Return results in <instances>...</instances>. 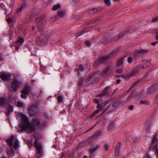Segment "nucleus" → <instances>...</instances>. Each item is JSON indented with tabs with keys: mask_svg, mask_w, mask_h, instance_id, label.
Instances as JSON below:
<instances>
[{
	"mask_svg": "<svg viewBox=\"0 0 158 158\" xmlns=\"http://www.w3.org/2000/svg\"><path fill=\"white\" fill-rule=\"evenodd\" d=\"M20 129H18V131L23 132L26 131L29 134L35 130L34 126L29 123L28 118L25 115H23L21 120V123L19 125Z\"/></svg>",
	"mask_w": 158,
	"mask_h": 158,
	"instance_id": "1",
	"label": "nucleus"
},
{
	"mask_svg": "<svg viewBox=\"0 0 158 158\" xmlns=\"http://www.w3.org/2000/svg\"><path fill=\"white\" fill-rule=\"evenodd\" d=\"M34 145L36 148V156L37 158H40L42 155L43 150L42 147L39 141L36 140L34 142Z\"/></svg>",
	"mask_w": 158,
	"mask_h": 158,
	"instance_id": "2",
	"label": "nucleus"
},
{
	"mask_svg": "<svg viewBox=\"0 0 158 158\" xmlns=\"http://www.w3.org/2000/svg\"><path fill=\"white\" fill-rule=\"evenodd\" d=\"M36 21L37 23V26L38 30L40 31H43L45 27V20L40 17H38L36 19Z\"/></svg>",
	"mask_w": 158,
	"mask_h": 158,
	"instance_id": "3",
	"label": "nucleus"
},
{
	"mask_svg": "<svg viewBox=\"0 0 158 158\" xmlns=\"http://www.w3.org/2000/svg\"><path fill=\"white\" fill-rule=\"evenodd\" d=\"M109 56L107 55L103 56L97 60L94 64V66L96 68L98 67L101 64L106 63L109 59Z\"/></svg>",
	"mask_w": 158,
	"mask_h": 158,
	"instance_id": "4",
	"label": "nucleus"
},
{
	"mask_svg": "<svg viewBox=\"0 0 158 158\" xmlns=\"http://www.w3.org/2000/svg\"><path fill=\"white\" fill-rule=\"evenodd\" d=\"M94 102H96L97 104L98 105L97 106V107L98 108V109L94 112V114L91 116V117H92L96 113H98L99 111L101 110H102V113L101 114V115H102L107 110V108H105V106H104L103 105H102L99 104V101L98 99H95V100Z\"/></svg>",
	"mask_w": 158,
	"mask_h": 158,
	"instance_id": "5",
	"label": "nucleus"
},
{
	"mask_svg": "<svg viewBox=\"0 0 158 158\" xmlns=\"http://www.w3.org/2000/svg\"><path fill=\"white\" fill-rule=\"evenodd\" d=\"M138 69H134L129 73L121 75L120 76L123 78L127 79L131 77L136 76L139 73Z\"/></svg>",
	"mask_w": 158,
	"mask_h": 158,
	"instance_id": "6",
	"label": "nucleus"
},
{
	"mask_svg": "<svg viewBox=\"0 0 158 158\" xmlns=\"http://www.w3.org/2000/svg\"><path fill=\"white\" fill-rule=\"evenodd\" d=\"M39 112V110L36 105H32L29 108V113L30 115H35L37 114Z\"/></svg>",
	"mask_w": 158,
	"mask_h": 158,
	"instance_id": "7",
	"label": "nucleus"
},
{
	"mask_svg": "<svg viewBox=\"0 0 158 158\" xmlns=\"http://www.w3.org/2000/svg\"><path fill=\"white\" fill-rule=\"evenodd\" d=\"M48 38L47 35H41L39 38L37 43L40 45L45 44L47 43Z\"/></svg>",
	"mask_w": 158,
	"mask_h": 158,
	"instance_id": "8",
	"label": "nucleus"
},
{
	"mask_svg": "<svg viewBox=\"0 0 158 158\" xmlns=\"http://www.w3.org/2000/svg\"><path fill=\"white\" fill-rule=\"evenodd\" d=\"M151 59H145L142 61L141 63L138 66L139 69H145L149 66L151 64L150 61Z\"/></svg>",
	"mask_w": 158,
	"mask_h": 158,
	"instance_id": "9",
	"label": "nucleus"
},
{
	"mask_svg": "<svg viewBox=\"0 0 158 158\" xmlns=\"http://www.w3.org/2000/svg\"><path fill=\"white\" fill-rule=\"evenodd\" d=\"M31 89V88L28 86H26L24 87L23 90L21 91L22 93L20 95L21 98L26 99L27 98V95L30 92Z\"/></svg>",
	"mask_w": 158,
	"mask_h": 158,
	"instance_id": "10",
	"label": "nucleus"
},
{
	"mask_svg": "<svg viewBox=\"0 0 158 158\" xmlns=\"http://www.w3.org/2000/svg\"><path fill=\"white\" fill-rule=\"evenodd\" d=\"M21 83L16 79H14L11 84V87L14 90L19 86Z\"/></svg>",
	"mask_w": 158,
	"mask_h": 158,
	"instance_id": "11",
	"label": "nucleus"
},
{
	"mask_svg": "<svg viewBox=\"0 0 158 158\" xmlns=\"http://www.w3.org/2000/svg\"><path fill=\"white\" fill-rule=\"evenodd\" d=\"M0 77L4 81L9 80L10 78V76L9 74L6 73L1 72L0 73Z\"/></svg>",
	"mask_w": 158,
	"mask_h": 158,
	"instance_id": "12",
	"label": "nucleus"
},
{
	"mask_svg": "<svg viewBox=\"0 0 158 158\" xmlns=\"http://www.w3.org/2000/svg\"><path fill=\"white\" fill-rule=\"evenodd\" d=\"M66 11L65 10H62L58 12V15L55 16V19H58L60 18L64 17Z\"/></svg>",
	"mask_w": 158,
	"mask_h": 158,
	"instance_id": "13",
	"label": "nucleus"
},
{
	"mask_svg": "<svg viewBox=\"0 0 158 158\" xmlns=\"http://www.w3.org/2000/svg\"><path fill=\"white\" fill-rule=\"evenodd\" d=\"M109 89V86H106L104 89L102 91V93L98 95V96L101 97L105 96L106 95L109 94L108 90Z\"/></svg>",
	"mask_w": 158,
	"mask_h": 158,
	"instance_id": "14",
	"label": "nucleus"
},
{
	"mask_svg": "<svg viewBox=\"0 0 158 158\" xmlns=\"http://www.w3.org/2000/svg\"><path fill=\"white\" fill-rule=\"evenodd\" d=\"M111 68L109 66L106 67L105 69L102 72L101 74L102 75H107L110 74L111 71Z\"/></svg>",
	"mask_w": 158,
	"mask_h": 158,
	"instance_id": "15",
	"label": "nucleus"
},
{
	"mask_svg": "<svg viewBox=\"0 0 158 158\" xmlns=\"http://www.w3.org/2000/svg\"><path fill=\"white\" fill-rule=\"evenodd\" d=\"M102 134V131L101 130L98 131L94 133L91 137L93 139H97L99 136H101Z\"/></svg>",
	"mask_w": 158,
	"mask_h": 158,
	"instance_id": "16",
	"label": "nucleus"
},
{
	"mask_svg": "<svg viewBox=\"0 0 158 158\" xmlns=\"http://www.w3.org/2000/svg\"><path fill=\"white\" fill-rule=\"evenodd\" d=\"M15 135H12L10 138L7 139V143L11 147L13 145V142L14 139Z\"/></svg>",
	"mask_w": 158,
	"mask_h": 158,
	"instance_id": "17",
	"label": "nucleus"
},
{
	"mask_svg": "<svg viewBox=\"0 0 158 158\" xmlns=\"http://www.w3.org/2000/svg\"><path fill=\"white\" fill-rule=\"evenodd\" d=\"M148 50L140 49L137 51V53L135 54L137 56L140 54H143L149 52Z\"/></svg>",
	"mask_w": 158,
	"mask_h": 158,
	"instance_id": "18",
	"label": "nucleus"
},
{
	"mask_svg": "<svg viewBox=\"0 0 158 158\" xmlns=\"http://www.w3.org/2000/svg\"><path fill=\"white\" fill-rule=\"evenodd\" d=\"M121 145V142H119L117 144L116 147H118L117 148H116L115 152V155L118 156L120 153V147Z\"/></svg>",
	"mask_w": 158,
	"mask_h": 158,
	"instance_id": "19",
	"label": "nucleus"
},
{
	"mask_svg": "<svg viewBox=\"0 0 158 158\" xmlns=\"http://www.w3.org/2000/svg\"><path fill=\"white\" fill-rule=\"evenodd\" d=\"M152 145L154 147L156 148L157 144V135H154L152 138Z\"/></svg>",
	"mask_w": 158,
	"mask_h": 158,
	"instance_id": "20",
	"label": "nucleus"
},
{
	"mask_svg": "<svg viewBox=\"0 0 158 158\" xmlns=\"http://www.w3.org/2000/svg\"><path fill=\"white\" fill-rule=\"evenodd\" d=\"M118 51V50H115L114 51H113L112 52H111L109 54L107 55V56H109V59L115 56L117 54V52Z\"/></svg>",
	"mask_w": 158,
	"mask_h": 158,
	"instance_id": "21",
	"label": "nucleus"
},
{
	"mask_svg": "<svg viewBox=\"0 0 158 158\" xmlns=\"http://www.w3.org/2000/svg\"><path fill=\"white\" fill-rule=\"evenodd\" d=\"M98 12V10L96 8H93L90 10L89 11L88 13L89 14L92 15Z\"/></svg>",
	"mask_w": 158,
	"mask_h": 158,
	"instance_id": "22",
	"label": "nucleus"
},
{
	"mask_svg": "<svg viewBox=\"0 0 158 158\" xmlns=\"http://www.w3.org/2000/svg\"><path fill=\"white\" fill-rule=\"evenodd\" d=\"M7 102L6 99L4 97L0 98V105L5 104Z\"/></svg>",
	"mask_w": 158,
	"mask_h": 158,
	"instance_id": "23",
	"label": "nucleus"
},
{
	"mask_svg": "<svg viewBox=\"0 0 158 158\" xmlns=\"http://www.w3.org/2000/svg\"><path fill=\"white\" fill-rule=\"evenodd\" d=\"M110 147V145L108 144L107 143H106L102 145V147L106 151L109 150Z\"/></svg>",
	"mask_w": 158,
	"mask_h": 158,
	"instance_id": "24",
	"label": "nucleus"
},
{
	"mask_svg": "<svg viewBox=\"0 0 158 158\" xmlns=\"http://www.w3.org/2000/svg\"><path fill=\"white\" fill-rule=\"evenodd\" d=\"M123 57H121L118 59L117 63V65L118 66H120L123 64Z\"/></svg>",
	"mask_w": 158,
	"mask_h": 158,
	"instance_id": "25",
	"label": "nucleus"
},
{
	"mask_svg": "<svg viewBox=\"0 0 158 158\" xmlns=\"http://www.w3.org/2000/svg\"><path fill=\"white\" fill-rule=\"evenodd\" d=\"M33 123L35 125L37 126L40 125V122L39 119L35 118L33 120Z\"/></svg>",
	"mask_w": 158,
	"mask_h": 158,
	"instance_id": "26",
	"label": "nucleus"
},
{
	"mask_svg": "<svg viewBox=\"0 0 158 158\" xmlns=\"http://www.w3.org/2000/svg\"><path fill=\"white\" fill-rule=\"evenodd\" d=\"M114 128V123L113 122H111L110 123L108 127L109 130H110L113 129Z\"/></svg>",
	"mask_w": 158,
	"mask_h": 158,
	"instance_id": "27",
	"label": "nucleus"
},
{
	"mask_svg": "<svg viewBox=\"0 0 158 158\" xmlns=\"http://www.w3.org/2000/svg\"><path fill=\"white\" fill-rule=\"evenodd\" d=\"M151 124L150 123H148L147 125L145 127V131L146 132L149 133L150 131V129L151 128Z\"/></svg>",
	"mask_w": 158,
	"mask_h": 158,
	"instance_id": "28",
	"label": "nucleus"
},
{
	"mask_svg": "<svg viewBox=\"0 0 158 158\" xmlns=\"http://www.w3.org/2000/svg\"><path fill=\"white\" fill-rule=\"evenodd\" d=\"M19 145V142L17 139H15L14 143V147L15 149L18 148Z\"/></svg>",
	"mask_w": 158,
	"mask_h": 158,
	"instance_id": "29",
	"label": "nucleus"
},
{
	"mask_svg": "<svg viewBox=\"0 0 158 158\" xmlns=\"http://www.w3.org/2000/svg\"><path fill=\"white\" fill-rule=\"evenodd\" d=\"M121 103V102L120 101H116L112 104V106L113 107H118Z\"/></svg>",
	"mask_w": 158,
	"mask_h": 158,
	"instance_id": "30",
	"label": "nucleus"
},
{
	"mask_svg": "<svg viewBox=\"0 0 158 158\" xmlns=\"http://www.w3.org/2000/svg\"><path fill=\"white\" fill-rule=\"evenodd\" d=\"M102 18V16H101L99 17L96 18L94 20H93L90 22L91 24L94 23L95 22H96L97 21H98V20Z\"/></svg>",
	"mask_w": 158,
	"mask_h": 158,
	"instance_id": "31",
	"label": "nucleus"
},
{
	"mask_svg": "<svg viewBox=\"0 0 158 158\" xmlns=\"http://www.w3.org/2000/svg\"><path fill=\"white\" fill-rule=\"evenodd\" d=\"M7 153L10 156H11L14 154V151L12 149H10V151H7Z\"/></svg>",
	"mask_w": 158,
	"mask_h": 158,
	"instance_id": "32",
	"label": "nucleus"
},
{
	"mask_svg": "<svg viewBox=\"0 0 158 158\" xmlns=\"http://www.w3.org/2000/svg\"><path fill=\"white\" fill-rule=\"evenodd\" d=\"M60 6L59 4H57L55 5H54L52 8V9L54 10H57L58 9L60 8Z\"/></svg>",
	"mask_w": 158,
	"mask_h": 158,
	"instance_id": "33",
	"label": "nucleus"
},
{
	"mask_svg": "<svg viewBox=\"0 0 158 158\" xmlns=\"http://www.w3.org/2000/svg\"><path fill=\"white\" fill-rule=\"evenodd\" d=\"M140 103L141 104H143L144 105H148L149 102L148 101L146 100H141L140 101Z\"/></svg>",
	"mask_w": 158,
	"mask_h": 158,
	"instance_id": "34",
	"label": "nucleus"
},
{
	"mask_svg": "<svg viewBox=\"0 0 158 158\" xmlns=\"http://www.w3.org/2000/svg\"><path fill=\"white\" fill-rule=\"evenodd\" d=\"M25 8V6L24 5L22 6L20 8H18L17 11H16L17 13H18L19 12L22 11V10L23 9Z\"/></svg>",
	"mask_w": 158,
	"mask_h": 158,
	"instance_id": "35",
	"label": "nucleus"
},
{
	"mask_svg": "<svg viewBox=\"0 0 158 158\" xmlns=\"http://www.w3.org/2000/svg\"><path fill=\"white\" fill-rule=\"evenodd\" d=\"M17 105L18 107H23L25 105L24 104L20 101L18 102Z\"/></svg>",
	"mask_w": 158,
	"mask_h": 158,
	"instance_id": "36",
	"label": "nucleus"
},
{
	"mask_svg": "<svg viewBox=\"0 0 158 158\" xmlns=\"http://www.w3.org/2000/svg\"><path fill=\"white\" fill-rule=\"evenodd\" d=\"M97 149L94 147L93 148H90L89 149V151L91 153H93L95 152L96 151Z\"/></svg>",
	"mask_w": 158,
	"mask_h": 158,
	"instance_id": "37",
	"label": "nucleus"
},
{
	"mask_svg": "<svg viewBox=\"0 0 158 158\" xmlns=\"http://www.w3.org/2000/svg\"><path fill=\"white\" fill-rule=\"evenodd\" d=\"M23 39L21 37L19 38V39L17 40V43H19L20 44H22L23 43Z\"/></svg>",
	"mask_w": 158,
	"mask_h": 158,
	"instance_id": "38",
	"label": "nucleus"
},
{
	"mask_svg": "<svg viewBox=\"0 0 158 158\" xmlns=\"http://www.w3.org/2000/svg\"><path fill=\"white\" fill-rule=\"evenodd\" d=\"M84 81V79L81 78L78 82V85H81Z\"/></svg>",
	"mask_w": 158,
	"mask_h": 158,
	"instance_id": "39",
	"label": "nucleus"
},
{
	"mask_svg": "<svg viewBox=\"0 0 158 158\" xmlns=\"http://www.w3.org/2000/svg\"><path fill=\"white\" fill-rule=\"evenodd\" d=\"M104 2L107 6H109L110 5V2L109 0H105Z\"/></svg>",
	"mask_w": 158,
	"mask_h": 158,
	"instance_id": "40",
	"label": "nucleus"
},
{
	"mask_svg": "<svg viewBox=\"0 0 158 158\" xmlns=\"http://www.w3.org/2000/svg\"><path fill=\"white\" fill-rule=\"evenodd\" d=\"M85 33V31H81L78 33L77 34V37L80 36L82 34H83Z\"/></svg>",
	"mask_w": 158,
	"mask_h": 158,
	"instance_id": "41",
	"label": "nucleus"
},
{
	"mask_svg": "<svg viewBox=\"0 0 158 158\" xmlns=\"http://www.w3.org/2000/svg\"><path fill=\"white\" fill-rule=\"evenodd\" d=\"M63 98L61 96H59L58 98V100L60 102H61L62 101Z\"/></svg>",
	"mask_w": 158,
	"mask_h": 158,
	"instance_id": "42",
	"label": "nucleus"
},
{
	"mask_svg": "<svg viewBox=\"0 0 158 158\" xmlns=\"http://www.w3.org/2000/svg\"><path fill=\"white\" fill-rule=\"evenodd\" d=\"M133 92H132L129 95L128 97L127 98V100H129L131 98V97L133 95Z\"/></svg>",
	"mask_w": 158,
	"mask_h": 158,
	"instance_id": "43",
	"label": "nucleus"
},
{
	"mask_svg": "<svg viewBox=\"0 0 158 158\" xmlns=\"http://www.w3.org/2000/svg\"><path fill=\"white\" fill-rule=\"evenodd\" d=\"M7 21L9 24L12 22V19L11 18H9L7 19Z\"/></svg>",
	"mask_w": 158,
	"mask_h": 158,
	"instance_id": "44",
	"label": "nucleus"
},
{
	"mask_svg": "<svg viewBox=\"0 0 158 158\" xmlns=\"http://www.w3.org/2000/svg\"><path fill=\"white\" fill-rule=\"evenodd\" d=\"M108 42L107 40H105L104 39H102V42L103 44H106Z\"/></svg>",
	"mask_w": 158,
	"mask_h": 158,
	"instance_id": "45",
	"label": "nucleus"
},
{
	"mask_svg": "<svg viewBox=\"0 0 158 158\" xmlns=\"http://www.w3.org/2000/svg\"><path fill=\"white\" fill-rule=\"evenodd\" d=\"M158 20V16L153 18V19H152V21L153 22H156Z\"/></svg>",
	"mask_w": 158,
	"mask_h": 158,
	"instance_id": "46",
	"label": "nucleus"
},
{
	"mask_svg": "<svg viewBox=\"0 0 158 158\" xmlns=\"http://www.w3.org/2000/svg\"><path fill=\"white\" fill-rule=\"evenodd\" d=\"M116 72L118 73H121L122 72V70L121 69H116Z\"/></svg>",
	"mask_w": 158,
	"mask_h": 158,
	"instance_id": "47",
	"label": "nucleus"
},
{
	"mask_svg": "<svg viewBox=\"0 0 158 158\" xmlns=\"http://www.w3.org/2000/svg\"><path fill=\"white\" fill-rule=\"evenodd\" d=\"M85 44L87 45V46H89L91 45V43L90 41H87L85 42Z\"/></svg>",
	"mask_w": 158,
	"mask_h": 158,
	"instance_id": "48",
	"label": "nucleus"
},
{
	"mask_svg": "<svg viewBox=\"0 0 158 158\" xmlns=\"http://www.w3.org/2000/svg\"><path fill=\"white\" fill-rule=\"evenodd\" d=\"M128 62L129 63H131L132 61V59L131 57H129L128 58Z\"/></svg>",
	"mask_w": 158,
	"mask_h": 158,
	"instance_id": "49",
	"label": "nucleus"
},
{
	"mask_svg": "<svg viewBox=\"0 0 158 158\" xmlns=\"http://www.w3.org/2000/svg\"><path fill=\"white\" fill-rule=\"evenodd\" d=\"M56 20V19H55V17H51L50 18V19H49L50 21H54Z\"/></svg>",
	"mask_w": 158,
	"mask_h": 158,
	"instance_id": "50",
	"label": "nucleus"
},
{
	"mask_svg": "<svg viewBox=\"0 0 158 158\" xmlns=\"http://www.w3.org/2000/svg\"><path fill=\"white\" fill-rule=\"evenodd\" d=\"M155 153L156 154L157 156L156 157L158 158V148H156L155 149Z\"/></svg>",
	"mask_w": 158,
	"mask_h": 158,
	"instance_id": "51",
	"label": "nucleus"
},
{
	"mask_svg": "<svg viewBox=\"0 0 158 158\" xmlns=\"http://www.w3.org/2000/svg\"><path fill=\"white\" fill-rule=\"evenodd\" d=\"M79 69L81 71H82L83 70V68L82 66L81 65H80L79 66Z\"/></svg>",
	"mask_w": 158,
	"mask_h": 158,
	"instance_id": "52",
	"label": "nucleus"
},
{
	"mask_svg": "<svg viewBox=\"0 0 158 158\" xmlns=\"http://www.w3.org/2000/svg\"><path fill=\"white\" fill-rule=\"evenodd\" d=\"M139 82V81H137V82H136L134 83L131 86V89H132V88L134 86H135V85L136 84H137V83H138V82Z\"/></svg>",
	"mask_w": 158,
	"mask_h": 158,
	"instance_id": "53",
	"label": "nucleus"
},
{
	"mask_svg": "<svg viewBox=\"0 0 158 158\" xmlns=\"http://www.w3.org/2000/svg\"><path fill=\"white\" fill-rule=\"evenodd\" d=\"M28 141L29 142H27L28 146H30V148H31V145L32 142H30L29 140Z\"/></svg>",
	"mask_w": 158,
	"mask_h": 158,
	"instance_id": "54",
	"label": "nucleus"
},
{
	"mask_svg": "<svg viewBox=\"0 0 158 158\" xmlns=\"http://www.w3.org/2000/svg\"><path fill=\"white\" fill-rule=\"evenodd\" d=\"M100 144H97L96 145L95 147H94L97 150V149L100 146Z\"/></svg>",
	"mask_w": 158,
	"mask_h": 158,
	"instance_id": "55",
	"label": "nucleus"
},
{
	"mask_svg": "<svg viewBox=\"0 0 158 158\" xmlns=\"http://www.w3.org/2000/svg\"><path fill=\"white\" fill-rule=\"evenodd\" d=\"M158 43V42L157 41H155V42H152V45L155 46L156 44H157Z\"/></svg>",
	"mask_w": 158,
	"mask_h": 158,
	"instance_id": "56",
	"label": "nucleus"
},
{
	"mask_svg": "<svg viewBox=\"0 0 158 158\" xmlns=\"http://www.w3.org/2000/svg\"><path fill=\"white\" fill-rule=\"evenodd\" d=\"M156 39L158 40V30L156 32Z\"/></svg>",
	"mask_w": 158,
	"mask_h": 158,
	"instance_id": "57",
	"label": "nucleus"
},
{
	"mask_svg": "<svg viewBox=\"0 0 158 158\" xmlns=\"http://www.w3.org/2000/svg\"><path fill=\"white\" fill-rule=\"evenodd\" d=\"M129 109L130 110H132L133 109V106L132 105H131L129 106Z\"/></svg>",
	"mask_w": 158,
	"mask_h": 158,
	"instance_id": "58",
	"label": "nucleus"
},
{
	"mask_svg": "<svg viewBox=\"0 0 158 158\" xmlns=\"http://www.w3.org/2000/svg\"><path fill=\"white\" fill-rule=\"evenodd\" d=\"M96 124H95L94 126H93V127H90L88 130V131H90V130L92 129L95 126Z\"/></svg>",
	"mask_w": 158,
	"mask_h": 158,
	"instance_id": "59",
	"label": "nucleus"
},
{
	"mask_svg": "<svg viewBox=\"0 0 158 158\" xmlns=\"http://www.w3.org/2000/svg\"><path fill=\"white\" fill-rule=\"evenodd\" d=\"M65 156H66L64 154H63L60 158H63V157H64Z\"/></svg>",
	"mask_w": 158,
	"mask_h": 158,
	"instance_id": "60",
	"label": "nucleus"
},
{
	"mask_svg": "<svg viewBox=\"0 0 158 158\" xmlns=\"http://www.w3.org/2000/svg\"><path fill=\"white\" fill-rule=\"evenodd\" d=\"M120 81H121L119 79H118V80H117V83H119L120 82Z\"/></svg>",
	"mask_w": 158,
	"mask_h": 158,
	"instance_id": "61",
	"label": "nucleus"
},
{
	"mask_svg": "<svg viewBox=\"0 0 158 158\" xmlns=\"http://www.w3.org/2000/svg\"><path fill=\"white\" fill-rule=\"evenodd\" d=\"M9 112H10V111H12V108H11L10 109H9Z\"/></svg>",
	"mask_w": 158,
	"mask_h": 158,
	"instance_id": "62",
	"label": "nucleus"
},
{
	"mask_svg": "<svg viewBox=\"0 0 158 158\" xmlns=\"http://www.w3.org/2000/svg\"><path fill=\"white\" fill-rule=\"evenodd\" d=\"M83 158H88L87 156H83Z\"/></svg>",
	"mask_w": 158,
	"mask_h": 158,
	"instance_id": "63",
	"label": "nucleus"
},
{
	"mask_svg": "<svg viewBox=\"0 0 158 158\" xmlns=\"http://www.w3.org/2000/svg\"><path fill=\"white\" fill-rule=\"evenodd\" d=\"M35 27L34 26H33L32 27V29L33 30H34L35 29Z\"/></svg>",
	"mask_w": 158,
	"mask_h": 158,
	"instance_id": "64",
	"label": "nucleus"
}]
</instances>
